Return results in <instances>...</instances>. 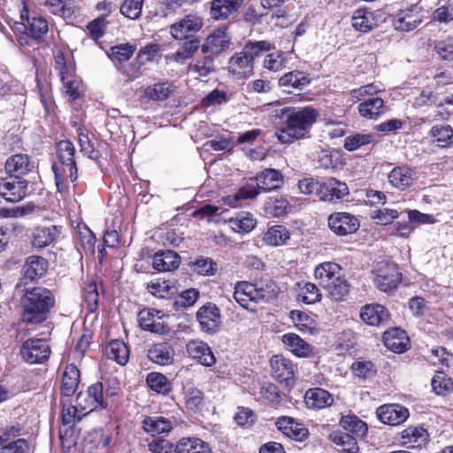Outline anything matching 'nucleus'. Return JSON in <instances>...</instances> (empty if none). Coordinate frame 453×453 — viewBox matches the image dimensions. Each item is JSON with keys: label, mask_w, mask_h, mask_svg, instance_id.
<instances>
[{"label": "nucleus", "mask_w": 453, "mask_h": 453, "mask_svg": "<svg viewBox=\"0 0 453 453\" xmlns=\"http://www.w3.org/2000/svg\"><path fill=\"white\" fill-rule=\"evenodd\" d=\"M277 296L275 284L269 282L263 286L250 283L247 281H241L236 283L234 287V298L243 308L252 310L249 307L250 302L267 303L273 300Z\"/></svg>", "instance_id": "obj_3"}, {"label": "nucleus", "mask_w": 453, "mask_h": 453, "mask_svg": "<svg viewBox=\"0 0 453 453\" xmlns=\"http://www.w3.org/2000/svg\"><path fill=\"white\" fill-rule=\"evenodd\" d=\"M229 42V37L223 30H216L201 44V52L216 58L228 49Z\"/></svg>", "instance_id": "obj_15"}, {"label": "nucleus", "mask_w": 453, "mask_h": 453, "mask_svg": "<svg viewBox=\"0 0 453 453\" xmlns=\"http://www.w3.org/2000/svg\"><path fill=\"white\" fill-rule=\"evenodd\" d=\"M257 184H246L240 188L234 196H228L227 200L232 206H237V203L241 200L256 198L260 193Z\"/></svg>", "instance_id": "obj_58"}, {"label": "nucleus", "mask_w": 453, "mask_h": 453, "mask_svg": "<svg viewBox=\"0 0 453 453\" xmlns=\"http://www.w3.org/2000/svg\"><path fill=\"white\" fill-rule=\"evenodd\" d=\"M61 404L62 423L64 426H70V428H72L76 422H79L83 417H85V414L80 411V408H77V403L75 405H72L67 404L65 402H61Z\"/></svg>", "instance_id": "obj_57"}, {"label": "nucleus", "mask_w": 453, "mask_h": 453, "mask_svg": "<svg viewBox=\"0 0 453 453\" xmlns=\"http://www.w3.org/2000/svg\"><path fill=\"white\" fill-rule=\"evenodd\" d=\"M304 402L308 408L323 409L333 403L334 397L328 391L320 388H314L306 391Z\"/></svg>", "instance_id": "obj_29"}, {"label": "nucleus", "mask_w": 453, "mask_h": 453, "mask_svg": "<svg viewBox=\"0 0 453 453\" xmlns=\"http://www.w3.org/2000/svg\"><path fill=\"white\" fill-rule=\"evenodd\" d=\"M201 48V40L195 37L187 40L177 49L176 52L172 55V59L177 63L183 64L191 58L197 50Z\"/></svg>", "instance_id": "obj_42"}, {"label": "nucleus", "mask_w": 453, "mask_h": 453, "mask_svg": "<svg viewBox=\"0 0 453 453\" xmlns=\"http://www.w3.org/2000/svg\"><path fill=\"white\" fill-rule=\"evenodd\" d=\"M342 275V267L334 262H324L316 266L314 270L315 279L321 287L328 286Z\"/></svg>", "instance_id": "obj_26"}, {"label": "nucleus", "mask_w": 453, "mask_h": 453, "mask_svg": "<svg viewBox=\"0 0 453 453\" xmlns=\"http://www.w3.org/2000/svg\"><path fill=\"white\" fill-rule=\"evenodd\" d=\"M322 288L326 291L328 296L336 302L344 300L349 292V284L344 279L343 275L328 284V286Z\"/></svg>", "instance_id": "obj_47"}, {"label": "nucleus", "mask_w": 453, "mask_h": 453, "mask_svg": "<svg viewBox=\"0 0 453 453\" xmlns=\"http://www.w3.org/2000/svg\"><path fill=\"white\" fill-rule=\"evenodd\" d=\"M136 50L135 45L131 43H121L112 46L110 49L109 56L112 61L123 63L129 60Z\"/></svg>", "instance_id": "obj_54"}, {"label": "nucleus", "mask_w": 453, "mask_h": 453, "mask_svg": "<svg viewBox=\"0 0 453 453\" xmlns=\"http://www.w3.org/2000/svg\"><path fill=\"white\" fill-rule=\"evenodd\" d=\"M185 403L188 410L196 411L203 406V393L196 388H188L185 392Z\"/></svg>", "instance_id": "obj_61"}, {"label": "nucleus", "mask_w": 453, "mask_h": 453, "mask_svg": "<svg viewBox=\"0 0 453 453\" xmlns=\"http://www.w3.org/2000/svg\"><path fill=\"white\" fill-rule=\"evenodd\" d=\"M104 354L109 359L124 365L129 358V349L126 343L119 340L111 341L104 349Z\"/></svg>", "instance_id": "obj_41"}, {"label": "nucleus", "mask_w": 453, "mask_h": 453, "mask_svg": "<svg viewBox=\"0 0 453 453\" xmlns=\"http://www.w3.org/2000/svg\"><path fill=\"white\" fill-rule=\"evenodd\" d=\"M148 290L150 294L159 298H167L177 292L174 283L169 280H151L148 284Z\"/></svg>", "instance_id": "obj_46"}, {"label": "nucleus", "mask_w": 453, "mask_h": 453, "mask_svg": "<svg viewBox=\"0 0 453 453\" xmlns=\"http://www.w3.org/2000/svg\"><path fill=\"white\" fill-rule=\"evenodd\" d=\"M423 15L416 7L401 10L393 18L392 24L395 29L401 32H410L420 25Z\"/></svg>", "instance_id": "obj_12"}, {"label": "nucleus", "mask_w": 453, "mask_h": 453, "mask_svg": "<svg viewBox=\"0 0 453 453\" xmlns=\"http://www.w3.org/2000/svg\"><path fill=\"white\" fill-rule=\"evenodd\" d=\"M273 376L280 382H288L294 377V365L282 355H275L270 360Z\"/></svg>", "instance_id": "obj_24"}, {"label": "nucleus", "mask_w": 453, "mask_h": 453, "mask_svg": "<svg viewBox=\"0 0 453 453\" xmlns=\"http://www.w3.org/2000/svg\"><path fill=\"white\" fill-rule=\"evenodd\" d=\"M281 112L284 121L275 132L281 143H292L295 140L309 137L319 117V112L312 107L284 108Z\"/></svg>", "instance_id": "obj_1"}, {"label": "nucleus", "mask_w": 453, "mask_h": 453, "mask_svg": "<svg viewBox=\"0 0 453 453\" xmlns=\"http://www.w3.org/2000/svg\"><path fill=\"white\" fill-rule=\"evenodd\" d=\"M429 434L426 429L410 426L401 433L400 441L408 448H420L428 441Z\"/></svg>", "instance_id": "obj_28"}, {"label": "nucleus", "mask_w": 453, "mask_h": 453, "mask_svg": "<svg viewBox=\"0 0 453 453\" xmlns=\"http://www.w3.org/2000/svg\"><path fill=\"white\" fill-rule=\"evenodd\" d=\"M59 163L65 165L69 172L71 181L74 183L77 180V166L74 160L75 148L73 144L68 141H61L58 144Z\"/></svg>", "instance_id": "obj_23"}, {"label": "nucleus", "mask_w": 453, "mask_h": 453, "mask_svg": "<svg viewBox=\"0 0 453 453\" xmlns=\"http://www.w3.org/2000/svg\"><path fill=\"white\" fill-rule=\"evenodd\" d=\"M28 195V182L23 178L12 177L1 179L0 196L10 203H18Z\"/></svg>", "instance_id": "obj_6"}, {"label": "nucleus", "mask_w": 453, "mask_h": 453, "mask_svg": "<svg viewBox=\"0 0 453 453\" xmlns=\"http://www.w3.org/2000/svg\"><path fill=\"white\" fill-rule=\"evenodd\" d=\"M27 35L36 41L42 40L49 30L47 20L42 17L35 16L27 18Z\"/></svg>", "instance_id": "obj_52"}, {"label": "nucleus", "mask_w": 453, "mask_h": 453, "mask_svg": "<svg viewBox=\"0 0 453 453\" xmlns=\"http://www.w3.org/2000/svg\"><path fill=\"white\" fill-rule=\"evenodd\" d=\"M310 84V79L300 71H291L279 80L280 87L303 89Z\"/></svg>", "instance_id": "obj_44"}, {"label": "nucleus", "mask_w": 453, "mask_h": 453, "mask_svg": "<svg viewBox=\"0 0 453 453\" xmlns=\"http://www.w3.org/2000/svg\"><path fill=\"white\" fill-rule=\"evenodd\" d=\"M435 105L438 108H442L444 103L441 99L440 95L434 93L430 90L423 89L420 94L415 97L413 102L414 108H421L424 106Z\"/></svg>", "instance_id": "obj_55"}, {"label": "nucleus", "mask_w": 453, "mask_h": 453, "mask_svg": "<svg viewBox=\"0 0 453 453\" xmlns=\"http://www.w3.org/2000/svg\"><path fill=\"white\" fill-rule=\"evenodd\" d=\"M254 62L251 57L242 49L240 52L235 53L228 62L229 72L237 78H245L250 76L253 73Z\"/></svg>", "instance_id": "obj_21"}, {"label": "nucleus", "mask_w": 453, "mask_h": 453, "mask_svg": "<svg viewBox=\"0 0 453 453\" xmlns=\"http://www.w3.org/2000/svg\"><path fill=\"white\" fill-rule=\"evenodd\" d=\"M213 57L208 54H203V57L197 58L194 65H190V71L199 77H208L215 71Z\"/></svg>", "instance_id": "obj_51"}, {"label": "nucleus", "mask_w": 453, "mask_h": 453, "mask_svg": "<svg viewBox=\"0 0 453 453\" xmlns=\"http://www.w3.org/2000/svg\"><path fill=\"white\" fill-rule=\"evenodd\" d=\"M379 420L389 426H397L403 423L409 417V411L400 404H385L376 411Z\"/></svg>", "instance_id": "obj_13"}, {"label": "nucleus", "mask_w": 453, "mask_h": 453, "mask_svg": "<svg viewBox=\"0 0 453 453\" xmlns=\"http://www.w3.org/2000/svg\"><path fill=\"white\" fill-rule=\"evenodd\" d=\"M432 18L439 23L453 21V0H439Z\"/></svg>", "instance_id": "obj_53"}, {"label": "nucleus", "mask_w": 453, "mask_h": 453, "mask_svg": "<svg viewBox=\"0 0 453 453\" xmlns=\"http://www.w3.org/2000/svg\"><path fill=\"white\" fill-rule=\"evenodd\" d=\"M437 395H445L453 389V381L443 372H436L431 382Z\"/></svg>", "instance_id": "obj_60"}, {"label": "nucleus", "mask_w": 453, "mask_h": 453, "mask_svg": "<svg viewBox=\"0 0 453 453\" xmlns=\"http://www.w3.org/2000/svg\"><path fill=\"white\" fill-rule=\"evenodd\" d=\"M77 408L86 415L98 408H105L103 396V384L96 382L85 392H80L76 397Z\"/></svg>", "instance_id": "obj_5"}, {"label": "nucleus", "mask_w": 453, "mask_h": 453, "mask_svg": "<svg viewBox=\"0 0 453 453\" xmlns=\"http://www.w3.org/2000/svg\"><path fill=\"white\" fill-rule=\"evenodd\" d=\"M52 171L55 175L58 191L60 193H66L68 191L69 182L73 183L69 177L67 167L63 164L54 163L52 165Z\"/></svg>", "instance_id": "obj_56"}, {"label": "nucleus", "mask_w": 453, "mask_h": 453, "mask_svg": "<svg viewBox=\"0 0 453 453\" xmlns=\"http://www.w3.org/2000/svg\"><path fill=\"white\" fill-rule=\"evenodd\" d=\"M180 256L173 250H160L152 257V267L158 272H171L180 265Z\"/></svg>", "instance_id": "obj_25"}, {"label": "nucleus", "mask_w": 453, "mask_h": 453, "mask_svg": "<svg viewBox=\"0 0 453 453\" xmlns=\"http://www.w3.org/2000/svg\"><path fill=\"white\" fill-rule=\"evenodd\" d=\"M378 23L372 12L366 9H358L353 14L352 27L361 33H368L376 27Z\"/></svg>", "instance_id": "obj_37"}, {"label": "nucleus", "mask_w": 453, "mask_h": 453, "mask_svg": "<svg viewBox=\"0 0 453 453\" xmlns=\"http://www.w3.org/2000/svg\"><path fill=\"white\" fill-rule=\"evenodd\" d=\"M362 320L370 326H379L388 319V310L381 304H366L360 312Z\"/></svg>", "instance_id": "obj_27"}, {"label": "nucleus", "mask_w": 453, "mask_h": 453, "mask_svg": "<svg viewBox=\"0 0 453 453\" xmlns=\"http://www.w3.org/2000/svg\"><path fill=\"white\" fill-rule=\"evenodd\" d=\"M275 424L284 435L292 440L302 441L308 436V429L290 417H280Z\"/></svg>", "instance_id": "obj_20"}, {"label": "nucleus", "mask_w": 453, "mask_h": 453, "mask_svg": "<svg viewBox=\"0 0 453 453\" xmlns=\"http://www.w3.org/2000/svg\"><path fill=\"white\" fill-rule=\"evenodd\" d=\"M35 162L30 156L24 153H17L9 157L4 164V169L9 176L22 178L34 172Z\"/></svg>", "instance_id": "obj_11"}, {"label": "nucleus", "mask_w": 453, "mask_h": 453, "mask_svg": "<svg viewBox=\"0 0 453 453\" xmlns=\"http://www.w3.org/2000/svg\"><path fill=\"white\" fill-rule=\"evenodd\" d=\"M58 234V229L54 225L37 226L32 234L31 244L36 249L45 248L57 238Z\"/></svg>", "instance_id": "obj_30"}, {"label": "nucleus", "mask_w": 453, "mask_h": 453, "mask_svg": "<svg viewBox=\"0 0 453 453\" xmlns=\"http://www.w3.org/2000/svg\"><path fill=\"white\" fill-rule=\"evenodd\" d=\"M339 424L344 430L353 434L357 437L365 436L368 431L366 423L356 415L342 416Z\"/></svg>", "instance_id": "obj_43"}, {"label": "nucleus", "mask_w": 453, "mask_h": 453, "mask_svg": "<svg viewBox=\"0 0 453 453\" xmlns=\"http://www.w3.org/2000/svg\"><path fill=\"white\" fill-rule=\"evenodd\" d=\"M243 0H212L211 3V14L215 19H225L232 13L237 12Z\"/></svg>", "instance_id": "obj_32"}, {"label": "nucleus", "mask_w": 453, "mask_h": 453, "mask_svg": "<svg viewBox=\"0 0 453 453\" xmlns=\"http://www.w3.org/2000/svg\"><path fill=\"white\" fill-rule=\"evenodd\" d=\"M54 303L51 292L42 287L27 291L22 298V320L27 324H38L46 319V315Z\"/></svg>", "instance_id": "obj_2"}, {"label": "nucleus", "mask_w": 453, "mask_h": 453, "mask_svg": "<svg viewBox=\"0 0 453 453\" xmlns=\"http://www.w3.org/2000/svg\"><path fill=\"white\" fill-rule=\"evenodd\" d=\"M359 226L358 219L348 212H334L328 217V226L337 235L351 234Z\"/></svg>", "instance_id": "obj_9"}, {"label": "nucleus", "mask_w": 453, "mask_h": 453, "mask_svg": "<svg viewBox=\"0 0 453 453\" xmlns=\"http://www.w3.org/2000/svg\"><path fill=\"white\" fill-rule=\"evenodd\" d=\"M150 388L158 394L167 395L172 390L170 380L159 372H150L146 379Z\"/></svg>", "instance_id": "obj_49"}, {"label": "nucleus", "mask_w": 453, "mask_h": 453, "mask_svg": "<svg viewBox=\"0 0 453 453\" xmlns=\"http://www.w3.org/2000/svg\"><path fill=\"white\" fill-rule=\"evenodd\" d=\"M48 261L41 256H29L23 267L26 279L35 280L42 277L48 270Z\"/></svg>", "instance_id": "obj_31"}, {"label": "nucleus", "mask_w": 453, "mask_h": 453, "mask_svg": "<svg viewBox=\"0 0 453 453\" xmlns=\"http://www.w3.org/2000/svg\"><path fill=\"white\" fill-rule=\"evenodd\" d=\"M402 280V273L395 264H381L376 270L374 283L383 292L396 288Z\"/></svg>", "instance_id": "obj_8"}, {"label": "nucleus", "mask_w": 453, "mask_h": 453, "mask_svg": "<svg viewBox=\"0 0 453 453\" xmlns=\"http://www.w3.org/2000/svg\"><path fill=\"white\" fill-rule=\"evenodd\" d=\"M186 352L189 357L197 360L204 366H212L216 357L209 345L199 340H191L186 344Z\"/></svg>", "instance_id": "obj_17"}, {"label": "nucleus", "mask_w": 453, "mask_h": 453, "mask_svg": "<svg viewBox=\"0 0 453 453\" xmlns=\"http://www.w3.org/2000/svg\"><path fill=\"white\" fill-rule=\"evenodd\" d=\"M282 342L296 357H307L312 353L311 346L296 334H284Z\"/></svg>", "instance_id": "obj_35"}, {"label": "nucleus", "mask_w": 453, "mask_h": 453, "mask_svg": "<svg viewBox=\"0 0 453 453\" xmlns=\"http://www.w3.org/2000/svg\"><path fill=\"white\" fill-rule=\"evenodd\" d=\"M177 453H211L209 445L196 437H183L176 443Z\"/></svg>", "instance_id": "obj_40"}, {"label": "nucleus", "mask_w": 453, "mask_h": 453, "mask_svg": "<svg viewBox=\"0 0 453 453\" xmlns=\"http://www.w3.org/2000/svg\"><path fill=\"white\" fill-rule=\"evenodd\" d=\"M161 311L153 309H143L138 313L139 326L146 331L164 334L168 332L166 324L159 316Z\"/></svg>", "instance_id": "obj_14"}, {"label": "nucleus", "mask_w": 453, "mask_h": 453, "mask_svg": "<svg viewBox=\"0 0 453 453\" xmlns=\"http://www.w3.org/2000/svg\"><path fill=\"white\" fill-rule=\"evenodd\" d=\"M80 383V371L74 365H67L62 376L61 393L65 396L73 395Z\"/></svg>", "instance_id": "obj_36"}, {"label": "nucleus", "mask_w": 453, "mask_h": 453, "mask_svg": "<svg viewBox=\"0 0 453 453\" xmlns=\"http://www.w3.org/2000/svg\"><path fill=\"white\" fill-rule=\"evenodd\" d=\"M349 194L347 185L334 178L323 180L319 198L323 201L335 202L343 198Z\"/></svg>", "instance_id": "obj_18"}, {"label": "nucleus", "mask_w": 453, "mask_h": 453, "mask_svg": "<svg viewBox=\"0 0 453 453\" xmlns=\"http://www.w3.org/2000/svg\"><path fill=\"white\" fill-rule=\"evenodd\" d=\"M298 296L304 303L312 304L320 301L322 295L314 283L307 282L301 288Z\"/></svg>", "instance_id": "obj_62"}, {"label": "nucleus", "mask_w": 453, "mask_h": 453, "mask_svg": "<svg viewBox=\"0 0 453 453\" xmlns=\"http://www.w3.org/2000/svg\"><path fill=\"white\" fill-rule=\"evenodd\" d=\"M358 111L368 119H378L384 112V100L379 96L368 97L359 104Z\"/></svg>", "instance_id": "obj_38"}, {"label": "nucleus", "mask_w": 453, "mask_h": 453, "mask_svg": "<svg viewBox=\"0 0 453 453\" xmlns=\"http://www.w3.org/2000/svg\"><path fill=\"white\" fill-rule=\"evenodd\" d=\"M175 91V87L169 81L157 82L144 88L143 94L146 98L155 102L167 100Z\"/></svg>", "instance_id": "obj_34"}, {"label": "nucleus", "mask_w": 453, "mask_h": 453, "mask_svg": "<svg viewBox=\"0 0 453 453\" xmlns=\"http://www.w3.org/2000/svg\"><path fill=\"white\" fill-rule=\"evenodd\" d=\"M50 354V347L44 339H28L20 349L22 358L29 364H42Z\"/></svg>", "instance_id": "obj_7"}, {"label": "nucleus", "mask_w": 453, "mask_h": 453, "mask_svg": "<svg viewBox=\"0 0 453 453\" xmlns=\"http://www.w3.org/2000/svg\"><path fill=\"white\" fill-rule=\"evenodd\" d=\"M175 423L173 418H166L159 415L146 416L142 421L143 431L156 436L163 434H169Z\"/></svg>", "instance_id": "obj_16"}, {"label": "nucleus", "mask_w": 453, "mask_h": 453, "mask_svg": "<svg viewBox=\"0 0 453 453\" xmlns=\"http://www.w3.org/2000/svg\"><path fill=\"white\" fill-rule=\"evenodd\" d=\"M353 373L362 379H371L376 373L374 365L371 361L358 359L353 363L352 366Z\"/></svg>", "instance_id": "obj_64"}, {"label": "nucleus", "mask_w": 453, "mask_h": 453, "mask_svg": "<svg viewBox=\"0 0 453 453\" xmlns=\"http://www.w3.org/2000/svg\"><path fill=\"white\" fill-rule=\"evenodd\" d=\"M242 49L254 62L262 53L271 50L272 44L268 41H249Z\"/></svg>", "instance_id": "obj_63"}, {"label": "nucleus", "mask_w": 453, "mask_h": 453, "mask_svg": "<svg viewBox=\"0 0 453 453\" xmlns=\"http://www.w3.org/2000/svg\"><path fill=\"white\" fill-rule=\"evenodd\" d=\"M290 237L288 230L280 225L270 227L263 237L265 244L270 246H280L286 243Z\"/></svg>", "instance_id": "obj_45"}, {"label": "nucleus", "mask_w": 453, "mask_h": 453, "mask_svg": "<svg viewBox=\"0 0 453 453\" xmlns=\"http://www.w3.org/2000/svg\"><path fill=\"white\" fill-rule=\"evenodd\" d=\"M148 358L159 365H167L173 361L174 352L167 342L152 345L148 350Z\"/></svg>", "instance_id": "obj_33"}, {"label": "nucleus", "mask_w": 453, "mask_h": 453, "mask_svg": "<svg viewBox=\"0 0 453 453\" xmlns=\"http://www.w3.org/2000/svg\"><path fill=\"white\" fill-rule=\"evenodd\" d=\"M383 340L386 347L396 353L404 352L409 344L405 333L398 329L386 332L383 335Z\"/></svg>", "instance_id": "obj_39"}, {"label": "nucleus", "mask_w": 453, "mask_h": 453, "mask_svg": "<svg viewBox=\"0 0 453 453\" xmlns=\"http://www.w3.org/2000/svg\"><path fill=\"white\" fill-rule=\"evenodd\" d=\"M258 188L263 192H270L280 188L284 183L281 173L276 169L266 168L256 175Z\"/></svg>", "instance_id": "obj_19"}, {"label": "nucleus", "mask_w": 453, "mask_h": 453, "mask_svg": "<svg viewBox=\"0 0 453 453\" xmlns=\"http://www.w3.org/2000/svg\"><path fill=\"white\" fill-rule=\"evenodd\" d=\"M430 133L440 147H447L453 143V130L449 126L433 127Z\"/></svg>", "instance_id": "obj_59"}, {"label": "nucleus", "mask_w": 453, "mask_h": 453, "mask_svg": "<svg viewBox=\"0 0 453 453\" xmlns=\"http://www.w3.org/2000/svg\"><path fill=\"white\" fill-rule=\"evenodd\" d=\"M330 439L345 453H357L359 449L356 438L349 433L334 432L330 435Z\"/></svg>", "instance_id": "obj_48"}, {"label": "nucleus", "mask_w": 453, "mask_h": 453, "mask_svg": "<svg viewBox=\"0 0 453 453\" xmlns=\"http://www.w3.org/2000/svg\"><path fill=\"white\" fill-rule=\"evenodd\" d=\"M196 319L202 331L208 334H215L221 325L220 311L212 303L203 305L196 313Z\"/></svg>", "instance_id": "obj_10"}, {"label": "nucleus", "mask_w": 453, "mask_h": 453, "mask_svg": "<svg viewBox=\"0 0 453 453\" xmlns=\"http://www.w3.org/2000/svg\"><path fill=\"white\" fill-rule=\"evenodd\" d=\"M203 26V19L196 14H188L170 26V34L175 40L195 38Z\"/></svg>", "instance_id": "obj_4"}, {"label": "nucleus", "mask_w": 453, "mask_h": 453, "mask_svg": "<svg viewBox=\"0 0 453 453\" xmlns=\"http://www.w3.org/2000/svg\"><path fill=\"white\" fill-rule=\"evenodd\" d=\"M388 179L392 187L399 190H406L415 181L416 176L414 171L406 166H395L388 175Z\"/></svg>", "instance_id": "obj_22"}, {"label": "nucleus", "mask_w": 453, "mask_h": 453, "mask_svg": "<svg viewBox=\"0 0 453 453\" xmlns=\"http://www.w3.org/2000/svg\"><path fill=\"white\" fill-rule=\"evenodd\" d=\"M232 228L236 232L249 233L254 229L257 220L250 212H240L235 218L229 220Z\"/></svg>", "instance_id": "obj_50"}]
</instances>
